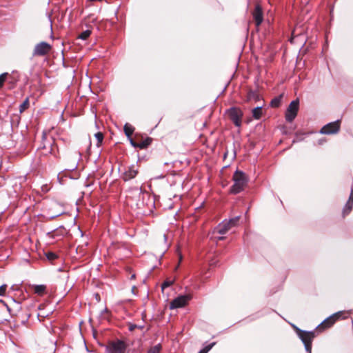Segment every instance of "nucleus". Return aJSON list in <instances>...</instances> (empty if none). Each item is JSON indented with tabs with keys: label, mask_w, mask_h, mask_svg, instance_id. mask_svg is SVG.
I'll use <instances>...</instances> for the list:
<instances>
[{
	"label": "nucleus",
	"mask_w": 353,
	"mask_h": 353,
	"mask_svg": "<svg viewBox=\"0 0 353 353\" xmlns=\"http://www.w3.org/2000/svg\"><path fill=\"white\" fill-rule=\"evenodd\" d=\"M46 257L49 261H54L57 259L58 256L54 252H48L46 253Z\"/></svg>",
	"instance_id": "27"
},
{
	"label": "nucleus",
	"mask_w": 353,
	"mask_h": 353,
	"mask_svg": "<svg viewBox=\"0 0 353 353\" xmlns=\"http://www.w3.org/2000/svg\"><path fill=\"white\" fill-rule=\"evenodd\" d=\"M352 206H353L352 203L347 202V203L345 204V205L344 207L343 211V214L344 216H346L347 214H348L351 212V210L352 209Z\"/></svg>",
	"instance_id": "21"
},
{
	"label": "nucleus",
	"mask_w": 353,
	"mask_h": 353,
	"mask_svg": "<svg viewBox=\"0 0 353 353\" xmlns=\"http://www.w3.org/2000/svg\"><path fill=\"white\" fill-rule=\"evenodd\" d=\"M92 30H86L85 31H83L81 33H80L77 39H81V40H86L91 34Z\"/></svg>",
	"instance_id": "20"
},
{
	"label": "nucleus",
	"mask_w": 353,
	"mask_h": 353,
	"mask_svg": "<svg viewBox=\"0 0 353 353\" xmlns=\"http://www.w3.org/2000/svg\"><path fill=\"white\" fill-rule=\"evenodd\" d=\"M129 139H130V143L132 146H134V148H139V143L134 141V140L131 137L129 138Z\"/></svg>",
	"instance_id": "31"
},
{
	"label": "nucleus",
	"mask_w": 353,
	"mask_h": 353,
	"mask_svg": "<svg viewBox=\"0 0 353 353\" xmlns=\"http://www.w3.org/2000/svg\"><path fill=\"white\" fill-rule=\"evenodd\" d=\"M76 154H77V157H75L74 162L72 165L71 168H69V170H74L77 168V166H78L77 161L79 160L81 157V154L80 152H78Z\"/></svg>",
	"instance_id": "24"
},
{
	"label": "nucleus",
	"mask_w": 353,
	"mask_h": 353,
	"mask_svg": "<svg viewBox=\"0 0 353 353\" xmlns=\"http://www.w3.org/2000/svg\"><path fill=\"white\" fill-rule=\"evenodd\" d=\"M138 327V326L135 324H130L129 325V330L133 331L135 330V328Z\"/></svg>",
	"instance_id": "34"
},
{
	"label": "nucleus",
	"mask_w": 353,
	"mask_h": 353,
	"mask_svg": "<svg viewBox=\"0 0 353 353\" xmlns=\"http://www.w3.org/2000/svg\"><path fill=\"white\" fill-rule=\"evenodd\" d=\"M232 180L234 181V184L230 188V192L233 194H236L242 192L247 185L248 181L245 174L239 170H236L234 173Z\"/></svg>",
	"instance_id": "1"
},
{
	"label": "nucleus",
	"mask_w": 353,
	"mask_h": 353,
	"mask_svg": "<svg viewBox=\"0 0 353 353\" xmlns=\"http://www.w3.org/2000/svg\"><path fill=\"white\" fill-rule=\"evenodd\" d=\"M216 238L217 240H219V241L224 239L223 236H219V237H216Z\"/></svg>",
	"instance_id": "35"
},
{
	"label": "nucleus",
	"mask_w": 353,
	"mask_h": 353,
	"mask_svg": "<svg viewBox=\"0 0 353 353\" xmlns=\"http://www.w3.org/2000/svg\"><path fill=\"white\" fill-rule=\"evenodd\" d=\"M239 221V216L230 219L229 221L224 220L219 223L214 229V233L216 232L221 235L226 234L232 228L235 227Z\"/></svg>",
	"instance_id": "4"
},
{
	"label": "nucleus",
	"mask_w": 353,
	"mask_h": 353,
	"mask_svg": "<svg viewBox=\"0 0 353 353\" xmlns=\"http://www.w3.org/2000/svg\"><path fill=\"white\" fill-rule=\"evenodd\" d=\"M152 143V139L151 138H146L145 139L139 142V148L140 149H144L146 148L148 145H150Z\"/></svg>",
	"instance_id": "19"
},
{
	"label": "nucleus",
	"mask_w": 353,
	"mask_h": 353,
	"mask_svg": "<svg viewBox=\"0 0 353 353\" xmlns=\"http://www.w3.org/2000/svg\"><path fill=\"white\" fill-rule=\"evenodd\" d=\"M253 19L256 27H259L263 21V10L260 5L257 4L252 12Z\"/></svg>",
	"instance_id": "12"
},
{
	"label": "nucleus",
	"mask_w": 353,
	"mask_h": 353,
	"mask_svg": "<svg viewBox=\"0 0 353 353\" xmlns=\"http://www.w3.org/2000/svg\"><path fill=\"white\" fill-rule=\"evenodd\" d=\"M52 49V46L47 42L42 41L37 43L33 50V56H45L48 54Z\"/></svg>",
	"instance_id": "7"
},
{
	"label": "nucleus",
	"mask_w": 353,
	"mask_h": 353,
	"mask_svg": "<svg viewBox=\"0 0 353 353\" xmlns=\"http://www.w3.org/2000/svg\"><path fill=\"white\" fill-rule=\"evenodd\" d=\"M262 115V105L257 106L252 110V117L255 119H259Z\"/></svg>",
	"instance_id": "16"
},
{
	"label": "nucleus",
	"mask_w": 353,
	"mask_h": 353,
	"mask_svg": "<svg viewBox=\"0 0 353 353\" xmlns=\"http://www.w3.org/2000/svg\"><path fill=\"white\" fill-rule=\"evenodd\" d=\"M260 99L259 94L256 91H250L248 94V101H258Z\"/></svg>",
	"instance_id": "18"
},
{
	"label": "nucleus",
	"mask_w": 353,
	"mask_h": 353,
	"mask_svg": "<svg viewBox=\"0 0 353 353\" xmlns=\"http://www.w3.org/2000/svg\"><path fill=\"white\" fill-rule=\"evenodd\" d=\"M347 202H350V203H353V187H352V188H351V192H350V195Z\"/></svg>",
	"instance_id": "33"
},
{
	"label": "nucleus",
	"mask_w": 353,
	"mask_h": 353,
	"mask_svg": "<svg viewBox=\"0 0 353 353\" xmlns=\"http://www.w3.org/2000/svg\"><path fill=\"white\" fill-rule=\"evenodd\" d=\"M138 174V170L135 168L134 165L130 166L123 174V179L128 181L134 179Z\"/></svg>",
	"instance_id": "13"
},
{
	"label": "nucleus",
	"mask_w": 353,
	"mask_h": 353,
	"mask_svg": "<svg viewBox=\"0 0 353 353\" xmlns=\"http://www.w3.org/2000/svg\"><path fill=\"white\" fill-rule=\"evenodd\" d=\"M347 202H350V203H353V187H352V188H351V192H350V195Z\"/></svg>",
	"instance_id": "32"
},
{
	"label": "nucleus",
	"mask_w": 353,
	"mask_h": 353,
	"mask_svg": "<svg viewBox=\"0 0 353 353\" xmlns=\"http://www.w3.org/2000/svg\"><path fill=\"white\" fill-rule=\"evenodd\" d=\"M123 130H124L125 134L128 138H130L131 136L132 135L133 132H134V128L130 124L125 123L124 127H123Z\"/></svg>",
	"instance_id": "14"
},
{
	"label": "nucleus",
	"mask_w": 353,
	"mask_h": 353,
	"mask_svg": "<svg viewBox=\"0 0 353 353\" xmlns=\"http://www.w3.org/2000/svg\"><path fill=\"white\" fill-rule=\"evenodd\" d=\"M33 288L34 293L38 295H42L46 290V287L44 285H36Z\"/></svg>",
	"instance_id": "17"
},
{
	"label": "nucleus",
	"mask_w": 353,
	"mask_h": 353,
	"mask_svg": "<svg viewBox=\"0 0 353 353\" xmlns=\"http://www.w3.org/2000/svg\"><path fill=\"white\" fill-rule=\"evenodd\" d=\"M127 348L126 344L120 340L112 341L108 345L109 353H125Z\"/></svg>",
	"instance_id": "9"
},
{
	"label": "nucleus",
	"mask_w": 353,
	"mask_h": 353,
	"mask_svg": "<svg viewBox=\"0 0 353 353\" xmlns=\"http://www.w3.org/2000/svg\"><path fill=\"white\" fill-rule=\"evenodd\" d=\"M228 114L230 119L236 126L239 127L241 125V118L243 117L242 111L237 108H231L228 110Z\"/></svg>",
	"instance_id": "6"
},
{
	"label": "nucleus",
	"mask_w": 353,
	"mask_h": 353,
	"mask_svg": "<svg viewBox=\"0 0 353 353\" xmlns=\"http://www.w3.org/2000/svg\"><path fill=\"white\" fill-rule=\"evenodd\" d=\"M95 137L97 139V145L101 144L103 139V134L101 132H97L95 134Z\"/></svg>",
	"instance_id": "28"
},
{
	"label": "nucleus",
	"mask_w": 353,
	"mask_h": 353,
	"mask_svg": "<svg viewBox=\"0 0 353 353\" xmlns=\"http://www.w3.org/2000/svg\"><path fill=\"white\" fill-rule=\"evenodd\" d=\"M282 98H283V94H280L279 96L276 97L274 99H272L270 102L271 107H272V108L279 107L281 103Z\"/></svg>",
	"instance_id": "15"
},
{
	"label": "nucleus",
	"mask_w": 353,
	"mask_h": 353,
	"mask_svg": "<svg viewBox=\"0 0 353 353\" xmlns=\"http://www.w3.org/2000/svg\"><path fill=\"white\" fill-rule=\"evenodd\" d=\"M297 335L301 339L305 345V350L308 353H312V343L315 337L314 332H307L299 329V327L294 326Z\"/></svg>",
	"instance_id": "3"
},
{
	"label": "nucleus",
	"mask_w": 353,
	"mask_h": 353,
	"mask_svg": "<svg viewBox=\"0 0 353 353\" xmlns=\"http://www.w3.org/2000/svg\"><path fill=\"white\" fill-rule=\"evenodd\" d=\"M199 353H205L204 351L200 350Z\"/></svg>",
	"instance_id": "37"
},
{
	"label": "nucleus",
	"mask_w": 353,
	"mask_h": 353,
	"mask_svg": "<svg viewBox=\"0 0 353 353\" xmlns=\"http://www.w3.org/2000/svg\"><path fill=\"white\" fill-rule=\"evenodd\" d=\"M174 283L173 279H167L161 285L162 290H163L165 288L170 287Z\"/></svg>",
	"instance_id": "25"
},
{
	"label": "nucleus",
	"mask_w": 353,
	"mask_h": 353,
	"mask_svg": "<svg viewBox=\"0 0 353 353\" xmlns=\"http://www.w3.org/2000/svg\"><path fill=\"white\" fill-rule=\"evenodd\" d=\"M341 315V312H340L332 314L330 317L325 319L320 325H319L317 329L321 331L326 328L330 327L336 322V321L339 319Z\"/></svg>",
	"instance_id": "10"
},
{
	"label": "nucleus",
	"mask_w": 353,
	"mask_h": 353,
	"mask_svg": "<svg viewBox=\"0 0 353 353\" xmlns=\"http://www.w3.org/2000/svg\"><path fill=\"white\" fill-rule=\"evenodd\" d=\"M8 74L7 72L3 73L0 75V88H2L4 82L6 81Z\"/></svg>",
	"instance_id": "26"
},
{
	"label": "nucleus",
	"mask_w": 353,
	"mask_h": 353,
	"mask_svg": "<svg viewBox=\"0 0 353 353\" xmlns=\"http://www.w3.org/2000/svg\"><path fill=\"white\" fill-rule=\"evenodd\" d=\"M340 130V121L337 120L324 125L320 130V133L324 134H332L337 133Z\"/></svg>",
	"instance_id": "8"
},
{
	"label": "nucleus",
	"mask_w": 353,
	"mask_h": 353,
	"mask_svg": "<svg viewBox=\"0 0 353 353\" xmlns=\"http://www.w3.org/2000/svg\"><path fill=\"white\" fill-rule=\"evenodd\" d=\"M188 296H179L170 302V308L175 309L184 307L188 301Z\"/></svg>",
	"instance_id": "11"
},
{
	"label": "nucleus",
	"mask_w": 353,
	"mask_h": 353,
	"mask_svg": "<svg viewBox=\"0 0 353 353\" xmlns=\"http://www.w3.org/2000/svg\"><path fill=\"white\" fill-rule=\"evenodd\" d=\"M161 350V344H157L151 348H150L148 351V353H160Z\"/></svg>",
	"instance_id": "23"
},
{
	"label": "nucleus",
	"mask_w": 353,
	"mask_h": 353,
	"mask_svg": "<svg viewBox=\"0 0 353 353\" xmlns=\"http://www.w3.org/2000/svg\"><path fill=\"white\" fill-rule=\"evenodd\" d=\"M29 108V99L26 98L19 106V112L22 113Z\"/></svg>",
	"instance_id": "22"
},
{
	"label": "nucleus",
	"mask_w": 353,
	"mask_h": 353,
	"mask_svg": "<svg viewBox=\"0 0 353 353\" xmlns=\"http://www.w3.org/2000/svg\"><path fill=\"white\" fill-rule=\"evenodd\" d=\"M299 99L294 100L290 103L285 112V119L287 121L292 122L295 119L299 110Z\"/></svg>",
	"instance_id": "5"
},
{
	"label": "nucleus",
	"mask_w": 353,
	"mask_h": 353,
	"mask_svg": "<svg viewBox=\"0 0 353 353\" xmlns=\"http://www.w3.org/2000/svg\"><path fill=\"white\" fill-rule=\"evenodd\" d=\"M7 289V285L3 284L0 286V296H3Z\"/></svg>",
	"instance_id": "29"
},
{
	"label": "nucleus",
	"mask_w": 353,
	"mask_h": 353,
	"mask_svg": "<svg viewBox=\"0 0 353 353\" xmlns=\"http://www.w3.org/2000/svg\"><path fill=\"white\" fill-rule=\"evenodd\" d=\"M214 343H212L207 346H205L203 349H202L201 350L202 351H204L205 353H208L211 349L212 347L214 346Z\"/></svg>",
	"instance_id": "30"
},
{
	"label": "nucleus",
	"mask_w": 353,
	"mask_h": 353,
	"mask_svg": "<svg viewBox=\"0 0 353 353\" xmlns=\"http://www.w3.org/2000/svg\"><path fill=\"white\" fill-rule=\"evenodd\" d=\"M292 37H296V36H295V34H294V31H293V32H292Z\"/></svg>",
	"instance_id": "36"
},
{
	"label": "nucleus",
	"mask_w": 353,
	"mask_h": 353,
	"mask_svg": "<svg viewBox=\"0 0 353 353\" xmlns=\"http://www.w3.org/2000/svg\"><path fill=\"white\" fill-rule=\"evenodd\" d=\"M39 150L43 155L52 154L55 158H58L57 155V147L55 145L54 140L50 137L49 139L46 137L45 132L43 133L42 142L39 147Z\"/></svg>",
	"instance_id": "2"
}]
</instances>
